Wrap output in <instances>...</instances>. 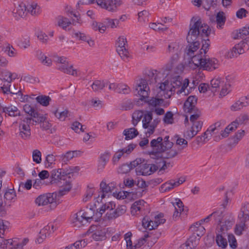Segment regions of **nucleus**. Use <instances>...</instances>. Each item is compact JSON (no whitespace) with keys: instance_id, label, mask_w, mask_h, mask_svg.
Wrapping results in <instances>:
<instances>
[{"instance_id":"nucleus-1","label":"nucleus","mask_w":249,"mask_h":249,"mask_svg":"<svg viewBox=\"0 0 249 249\" xmlns=\"http://www.w3.org/2000/svg\"><path fill=\"white\" fill-rule=\"evenodd\" d=\"M210 33V27L201 18H192L187 36L189 44L185 52L190 59V65H194V68L200 67L212 71L218 69L220 66L217 59L206 55L211 45L210 40L208 37Z\"/></svg>"},{"instance_id":"nucleus-2","label":"nucleus","mask_w":249,"mask_h":249,"mask_svg":"<svg viewBox=\"0 0 249 249\" xmlns=\"http://www.w3.org/2000/svg\"><path fill=\"white\" fill-rule=\"evenodd\" d=\"M101 202L102 204L97 209V214L100 217L105 213V218L112 220L123 215L126 212L125 206L121 205L117 207L115 203L112 201L104 202L102 200Z\"/></svg>"},{"instance_id":"nucleus-3","label":"nucleus","mask_w":249,"mask_h":249,"mask_svg":"<svg viewBox=\"0 0 249 249\" xmlns=\"http://www.w3.org/2000/svg\"><path fill=\"white\" fill-rule=\"evenodd\" d=\"M114 232V230L112 228L100 225H93L84 233V236H89L91 240L102 241L106 240Z\"/></svg>"},{"instance_id":"nucleus-4","label":"nucleus","mask_w":249,"mask_h":249,"mask_svg":"<svg viewBox=\"0 0 249 249\" xmlns=\"http://www.w3.org/2000/svg\"><path fill=\"white\" fill-rule=\"evenodd\" d=\"M178 84L179 83L178 81L175 83V77H168L158 84V94L168 100L174 94L176 87Z\"/></svg>"},{"instance_id":"nucleus-5","label":"nucleus","mask_w":249,"mask_h":249,"mask_svg":"<svg viewBox=\"0 0 249 249\" xmlns=\"http://www.w3.org/2000/svg\"><path fill=\"white\" fill-rule=\"evenodd\" d=\"M62 197V189L59 188L57 191H55L52 194L48 193L40 195L36 199V204L38 205H46L48 203L52 205L53 207H55L58 204L61 203V198Z\"/></svg>"},{"instance_id":"nucleus-6","label":"nucleus","mask_w":249,"mask_h":249,"mask_svg":"<svg viewBox=\"0 0 249 249\" xmlns=\"http://www.w3.org/2000/svg\"><path fill=\"white\" fill-rule=\"evenodd\" d=\"M80 170L79 166H67L63 169V195L71 190L73 177L77 175Z\"/></svg>"},{"instance_id":"nucleus-7","label":"nucleus","mask_w":249,"mask_h":249,"mask_svg":"<svg viewBox=\"0 0 249 249\" xmlns=\"http://www.w3.org/2000/svg\"><path fill=\"white\" fill-rule=\"evenodd\" d=\"M182 44L178 41L171 42L168 44L166 53L171 55L168 63L170 65V68L178 63L182 53Z\"/></svg>"},{"instance_id":"nucleus-8","label":"nucleus","mask_w":249,"mask_h":249,"mask_svg":"<svg viewBox=\"0 0 249 249\" xmlns=\"http://www.w3.org/2000/svg\"><path fill=\"white\" fill-rule=\"evenodd\" d=\"M166 165L163 160L155 164H142L136 168L135 172L137 176H148L156 170H164Z\"/></svg>"},{"instance_id":"nucleus-9","label":"nucleus","mask_w":249,"mask_h":249,"mask_svg":"<svg viewBox=\"0 0 249 249\" xmlns=\"http://www.w3.org/2000/svg\"><path fill=\"white\" fill-rule=\"evenodd\" d=\"M169 137L166 136L164 139L160 137L157 139H153L150 142V146L153 151L151 153H162L164 152L166 149L170 148L173 146V142L169 140Z\"/></svg>"},{"instance_id":"nucleus-10","label":"nucleus","mask_w":249,"mask_h":249,"mask_svg":"<svg viewBox=\"0 0 249 249\" xmlns=\"http://www.w3.org/2000/svg\"><path fill=\"white\" fill-rule=\"evenodd\" d=\"M213 216L216 221L219 222V226L220 227V230L224 232L227 231L232 225V222L230 221L225 222V224H224L223 221V213L221 211H216L212 213L211 214L207 216L205 218L201 219L198 223H196V225H200L204 222H208L211 217Z\"/></svg>"},{"instance_id":"nucleus-11","label":"nucleus","mask_w":249,"mask_h":249,"mask_svg":"<svg viewBox=\"0 0 249 249\" xmlns=\"http://www.w3.org/2000/svg\"><path fill=\"white\" fill-rule=\"evenodd\" d=\"M151 83L149 77L140 79L137 81L134 89L138 95L142 97V99H146L149 97L150 93L149 85Z\"/></svg>"},{"instance_id":"nucleus-12","label":"nucleus","mask_w":249,"mask_h":249,"mask_svg":"<svg viewBox=\"0 0 249 249\" xmlns=\"http://www.w3.org/2000/svg\"><path fill=\"white\" fill-rule=\"evenodd\" d=\"M26 113L32 117V121L36 123H40V127L45 130H47L51 127V124L47 121V114H42L37 111V110H24Z\"/></svg>"},{"instance_id":"nucleus-13","label":"nucleus","mask_w":249,"mask_h":249,"mask_svg":"<svg viewBox=\"0 0 249 249\" xmlns=\"http://www.w3.org/2000/svg\"><path fill=\"white\" fill-rule=\"evenodd\" d=\"M100 192L96 197V201H102L107 197H109L111 195H113V192L116 189V186L113 183L107 184L105 181H102L100 183Z\"/></svg>"},{"instance_id":"nucleus-14","label":"nucleus","mask_w":249,"mask_h":249,"mask_svg":"<svg viewBox=\"0 0 249 249\" xmlns=\"http://www.w3.org/2000/svg\"><path fill=\"white\" fill-rule=\"evenodd\" d=\"M126 47V37L124 36H119L116 41V51L122 59L124 60H127L129 56Z\"/></svg>"},{"instance_id":"nucleus-15","label":"nucleus","mask_w":249,"mask_h":249,"mask_svg":"<svg viewBox=\"0 0 249 249\" xmlns=\"http://www.w3.org/2000/svg\"><path fill=\"white\" fill-rule=\"evenodd\" d=\"M32 121L31 116L25 117L19 125V135L23 139H28L31 136L30 124Z\"/></svg>"},{"instance_id":"nucleus-16","label":"nucleus","mask_w":249,"mask_h":249,"mask_svg":"<svg viewBox=\"0 0 249 249\" xmlns=\"http://www.w3.org/2000/svg\"><path fill=\"white\" fill-rule=\"evenodd\" d=\"M146 103L149 107H155L156 109H162L167 107L170 102L169 100L153 97L146 100Z\"/></svg>"},{"instance_id":"nucleus-17","label":"nucleus","mask_w":249,"mask_h":249,"mask_svg":"<svg viewBox=\"0 0 249 249\" xmlns=\"http://www.w3.org/2000/svg\"><path fill=\"white\" fill-rule=\"evenodd\" d=\"M178 82L179 84L176 87V90H177V93L178 95L182 94L183 95H186L190 92L189 90L187 89L189 84V80L187 78L184 79L182 80L181 78L179 76L175 77V83Z\"/></svg>"},{"instance_id":"nucleus-18","label":"nucleus","mask_w":249,"mask_h":249,"mask_svg":"<svg viewBox=\"0 0 249 249\" xmlns=\"http://www.w3.org/2000/svg\"><path fill=\"white\" fill-rule=\"evenodd\" d=\"M249 48V46L245 41H241L236 44L232 49L228 52V56L230 58L236 57L238 55L245 53Z\"/></svg>"},{"instance_id":"nucleus-19","label":"nucleus","mask_w":249,"mask_h":249,"mask_svg":"<svg viewBox=\"0 0 249 249\" xmlns=\"http://www.w3.org/2000/svg\"><path fill=\"white\" fill-rule=\"evenodd\" d=\"M185 181L184 178L181 177L176 180H170L162 184L160 187V191L162 193L169 192L175 187L179 186Z\"/></svg>"},{"instance_id":"nucleus-20","label":"nucleus","mask_w":249,"mask_h":249,"mask_svg":"<svg viewBox=\"0 0 249 249\" xmlns=\"http://www.w3.org/2000/svg\"><path fill=\"white\" fill-rule=\"evenodd\" d=\"M192 125L184 133L186 139H191L195 137L201 130L203 123L201 122H194L191 123Z\"/></svg>"},{"instance_id":"nucleus-21","label":"nucleus","mask_w":249,"mask_h":249,"mask_svg":"<svg viewBox=\"0 0 249 249\" xmlns=\"http://www.w3.org/2000/svg\"><path fill=\"white\" fill-rule=\"evenodd\" d=\"M136 145L134 144H130L127 147L117 151L112 158V162L114 164L118 163L120 159L124 155L129 154L135 148Z\"/></svg>"},{"instance_id":"nucleus-22","label":"nucleus","mask_w":249,"mask_h":249,"mask_svg":"<svg viewBox=\"0 0 249 249\" xmlns=\"http://www.w3.org/2000/svg\"><path fill=\"white\" fill-rule=\"evenodd\" d=\"M27 13L26 5L22 2L16 6L12 11L13 16L17 20L24 18Z\"/></svg>"},{"instance_id":"nucleus-23","label":"nucleus","mask_w":249,"mask_h":249,"mask_svg":"<svg viewBox=\"0 0 249 249\" xmlns=\"http://www.w3.org/2000/svg\"><path fill=\"white\" fill-rule=\"evenodd\" d=\"M147 204L143 200L134 202L131 207V213L133 215H138L142 213Z\"/></svg>"},{"instance_id":"nucleus-24","label":"nucleus","mask_w":249,"mask_h":249,"mask_svg":"<svg viewBox=\"0 0 249 249\" xmlns=\"http://www.w3.org/2000/svg\"><path fill=\"white\" fill-rule=\"evenodd\" d=\"M63 73L77 77L79 76L80 72L74 68L72 64L66 59H63Z\"/></svg>"},{"instance_id":"nucleus-25","label":"nucleus","mask_w":249,"mask_h":249,"mask_svg":"<svg viewBox=\"0 0 249 249\" xmlns=\"http://www.w3.org/2000/svg\"><path fill=\"white\" fill-rule=\"evenodd\" d=\"M36 57L43 65L50 67L53 64L52 59L41 50L36 51Z\"/></svg>"},{"instance_id":"nucleus-26","label":"nucleus","mask_w":249,"mask_h":249,"mask_svg":"<svg viewBox=\"0 0 249 249\" xmlns=\"http://www.w3.org/2000/svg\"><path fill=\"white\" fill-rule=\"evenodd\" d=\"M27 13L33 16H37L41 13V9L39 5L36 1L29 2L26 6Z\"/></svg>"},{"instance_id":"nucleus-27","label":"nucleus","mask_w":249,"mask_h":249,"mask_svg":"<svg viewBox=\"0 0 249 249\" xmlns=\"http://www.w3.org/2000/svg\"><path fill=\"white\" fill-rule=\"evenodd\" d=\"M18 75L16 72H12L7 70H3L0 74V79L3 81L11 83L14 80L18 78Z\"/></svg>"},{"instance_id":"nucleus-28","label":"nucleus","mask_w":249,"mask_h":249,"mask_svg":"<svg viewBox=\"0 0 249 249\" xmlns=\"http://www.w3.org/2000/svg\"><path fill=\"white\" fill-rule=\"evenodd\" d=\"M123 4L122 0H107L106 10L109 12H115Z\"/></svg>"},{"instance_id":"nucleus-29","label":"nucleus","mask_w":249,"mask_h":249,"mask_svg":"<svg viewBox=\"0 0 249 249\" xmlns=\"http://www.w3.org/2000/svg\"><path fill=\"white\" fill-rule=\"evenodd\" d=\"M83 214L88 223H90L91 221L97 222L100 217V216H98L97 211L95 213L92 209H89L85 212H83Z\"/></svg>"},{"instance_id":"nucleus-30","label":"nucleus","mask_w":249,"mask_h":249,"mask_svg":"<svg viewBox=\"0 0 249 249\" xmlns=\"http://www.w3.org/2000/svg\"><path fill=\"white\" fill-rule=\"evenodd\" d=\"M16 199V194L14 189H9L6 191L4 195V206L6 205L10 206L9 202L12 201H15Z\"/></svg>"},{"instance_id":"nucleus-31","label":"nucleus","mask_w":249,"mask_h":249,"mask_svg":"<svg viewBox=\"0 0 249 249\" xmlns=\"http://www.w3.org/2000/svg\"><path fill=\"white\" fill-rule=\"evenodd\" d=\"M249 107V98L243 97L235 101L231 106L233 109H242Z\"/></svg>"},{"instance_id":"nucleus-32","label":"nucleus","mask_w":249,"mask_h":249,"mask_svg":"<svg viewBox=\"0 0 249 249\" xmlns=\"http://www.w3.org/2000/svg\"><path fill=\"white\" fill-rule=\"evenodd\" d=\"M51 226L49 225L45 226L39 232V235L36 239V242L38 244L41 243L46 238L49 236L51 233Z\"/></svg>"},{"instance_id":"nucleus-33","label":"nucleus","mask_w":249,"mask_h":249,"mask_svg":"<svg viewBox=\"0 0 249 249\" xmlns=\"http://www.w3.org/2000/svg\"><path fill=\"white\" fill-rule=\"evenodd\" d=\"M91 27L94 31H97L101 34H104L107 28L106 22H97L93 21L91 24Z\"/></svg>"},{"instance_id":"nucleus-34","label":"nucleus","mask_w":249,"mask_h":249,"mask_svg":"<svg viewBox=\"0 0 249 249\" xmlns=\"http://www.w3.org/2000/svg\"><path fill=\"white\" fill-rule=\"evenodd\" d=\"M239 217L240 221H249V203L247 202L243 204Z\"/></svg>"},{"instance_id":"nucleus-35","label":"nucleus","mask_w":249,"mask_h":249,"mask_svg":"<svg viewBox=\"0 0 249 249\" xmlns=\"http://www.w3.org/2000/svg\"><path fill=\"white\" fill-rule=\"evenodd\" d=\"M83 211H80L74 214L73 224L75 227H80L88 222L83 215Z\"/></svg>"},{"instance_id":"nucleus-36","label":"nucleus","mask_w":249,"mask_h":249,"mask_svg":"<svg viewBox=\"0 0 249 249\" xmlns=\"http://www.w3.org/2000/svg\"><path fill=\"white\" fill-rule=\"evenodd\" d=\"M64 15L68 16V17H74L76 18L77 23L80 24L82 23L80 16L76 15L70 5L66 4L65 6Z\"/></svg>"},{"instance_id":"nucleus-37","label":"nucleus","mask_w":249,"mask_h":249,"mask_svg":"<svg viewBox=\"0 0 249 249\" xmlns=\"http://www.w3.org/2000/svg\"><path fill=\"white\" fill-rule=\"evenodd\" d=\"M61 169H54L51 172L50 183L51 184H57L60 182L62 179Z\"/></svg>"},{"instance_id":"nucleus-38","label":"nucleus","mask_w":249,"mask_h":249,"mask_svg":"<svg viewBox=\"0 0 249 249\" xmlns=\"http://www.w3.org/2000/svg\"><path fill=\"white\" fill-rule=\"evenodd\" d=\"M88 242V240L87 239L78 240L73 244L66 247L65 249H81L87 245Z\"/></svg>"},{"instance_id":"nucleus-39","label":"nucleus","mask_w":249,"mask_h":249,"mask_svg":"<svg viewBox=\"0 0 249 249\" xmlns=\"http://www.w3.org/2000/svg\"><path fill=\"white\" fill-rule=\"evenodd\" d=\"M36 102L43 107H47L52 101L51 97L45 95H40L36 98Z\"/></svg>"},{"instance_id":"nucleus-40","label":"nucleus","mask_w":249,"mask_h":249,"mask_svg":"<svg viewBox=\"0 0 249 249\" xmlns=\"http://www.w3.org/2000/svg\"><path fill=\"white\" fill-rule=\"evenodd\" d=\"M226 82L224 85L222 87V89L219 93V97L223 98L227 95L231 91V83L230 82V77L227 76L226 77Z\"/></svg>"},{"instance_id":"nucleus-41","label":"nucleus","mask_w":249,"mask_h":249,"mask_svg":"<svg viewBox=\"0 0 249 249\" xmlns=\"http://www.w3.org/2000/svg\"><path fill=\"white\" fill-rule=\"evenodd\" d=\"M80 151H69L63 155V162L67 163L73 158L79 156L81 154Z\"/></svg>"},{"instance_id":"nucleus-42","label":"nucleus","mask_w":249,"mask_h":249,"mask_svg":"<svg viewBox=\"0 0 249 249\" xmlns=\"http://www.w3.org/2000/svg\"><path fill=\"white\" fill-rule=\"evenodd\" d=\"M154 223L152 227H150V230H153L158 227L161 224H163L165 222V219L163 218V214L160 213L158 214L153 215Z\"/></svg>"},{"instance_id":"nucleus-43","label":"nucleus","mask_w":249,"mask_h":249,"mask_svg":"<svg viewBox=\"0 0 249 249\" xmlns=\"http://www.w3.org/2000/svg\"><path fill=\"white\" fill-rule=\"evenodd\" d=\"M149 27L153 30L159 32H163L168 29V28L166 26L160 22L150 23Z\"/></svg>"},{"instance_id":"nucleus-44","label":"nucleus","mask_w":249,"mask_h":249,"mask_svg":"<svg viewBox=\"0 0 249 249\" xmlns=\"http://www.w3.org/2000/svg\"><path fill=\"white\" fill-rule=\"evenodd\" d=\"M200 235L197 234V235H193L187 241L186 245L187 247H189L191 249H195L198 245Z\"/></svg>"},{"instance_id":"nucleus-45","label":"nucleus","mask_w":249,"mask_h":249,"mask_svg":"<svg viewBox=\"0 0 249 249\" xmlns=\"http://www.w3.org/2000/svg\"><path fill=\"white\" fill-rule=\"evenodd\" d=\"M123 134L125 136V140H130L136 137L138 135V132L135 128H130L125 129Z\"/></svg>"},{"instance_id":"nucleus-46","label":"nucleus","mask_w":249,"mask_h":249,"mask_svg":"<svg viewBox=\"0 0 249 249\" xmlns=\"http://www.w3.org/2000/svg\"><path fill=\"white\" fill-rule=\"evenodd\" d=\"M197 103V98L196 96H190L184 104V107L186 109H193Z\"/></svg>"},{"instance_id":"nucleus-47","label":"nucleus","mask_w":249,"mask_h":249,"mask_svg":"<svg viewBox=\"0 0 249 249\" xmlns=\"http://www.w3.org/2000/svg\"><path fill=\"white\" fill-rule=\"evenodd\" d=\"M1 239L2 241L0 245V249H14V245L16 244V241H13L11 239L8 240Z\"/></svg>"},{"instance_id":"nucleus-48","label":"nucleus","mask_w":249,"mask_h":249,"mask_svg":"<svg viewBox=\"0 0 249 249\" xmlns=\"http://www.w3.org/2000/svg\"><path fill=\"white\" fill-rule=\"evenodd\" d=\"M107 85L106 83L104 81L95 80L91 85V89L95 92L99 91Z\"/></svg>"},{"instance_id":"nucleus-49","label":"nucleus","mask_w":249,"mask_h":249,"mask_svg":"<svg viewBox=\"0 0 249 249\" xmlns=\"http://www.w3.org/2000/svg\"><path fill=\"white\" fill-rule=\"evenodd\" d=\"M89 107L94 108H104L105 107L104 103L97 98H93L89 101Z\"/></svg>"},{"instance_id":"nucleus-50","label":"nucleus","mask_w":249,"mask_h":249,"mask_svg":"<svg viewBox=\"0 0 249 249\" xmlns=\"http://www.w3.org/2000/svg\"><path fill=\"white\" fill-rule=\"evenodd\" d=\"M131 91V89L126 84L123 83H118V89L117 92L123 94H129Z\"/></svg>"},{"instance_id":"nucleus-51","label":"nucleus","mask_w":249,"mask_h":249,"mask_svg":"<svg viewBox=\"0 0 249 249\" xmlns=\"http://www.w3.org/2000/svg\"><path fill=\"white\" fill-rule=\"evenodd\" d=\"M226 18L224 13L220 12L216 15L217 27L221 29L225 22Z\"/></svg>"},{"instance_id":"nucleus-52","label":"nucleus","mask_w":249,"mask_h":249,"mask_svg":"<svg viewBox=\"0 0 249 249\" xmlns=\"http://www.w3.org/2000/svg\"><path fill=\"white\" fill-rule=\"evenodd\" d=\"M149 16V12L147 10H144L141 11L138 14V20L141 23H145L148 20Z\"/></svg>"},{"instance_id":"nucleus-53","label":"nucleus","mask_w":249,"mask_h":249,"mask_svg":"<svg viewBox=\"0 0 249 249\" xmlns=\"http://www.w3.org/2000/svg\"><path fill=\"white\" fill-rule=\"evenodd\" d=\"M74 17H68V16H63V29L69 27L71 25H74L76 22V19H74Z\"/></svg>"},{"instance_id":"nucleus-54","label":"nucleus","mask_w":249,"mask_h":249,"mask_svg":"<svg viewBox=\"0 0 249 249\" xmlns=\"http://www.w3.org/2000/svg\"><path fill=\"white\" fill-rule=\"evenodd\" d=\"M143 112L141 110H136L132 114V124L136 125L141 120L143 116Z\"/></svg>"},{"instance_id":"nucleus-55","label":"nucleus","mask_w":249,"mask_h":249,"mask_svg":"<svg viewBox=\"0 0 249 249\" xmlns=\"http://www.w3.org/2000/svg\"><path fill=\"white\" fill-rule=\"evenodd\" d=\"M71 129L77 133L83 132L86 129V127L77 121L73 122L71 126Z\"/></svg>"},{"instance_id":"nucleus-56","label":"nucleus","mask_w":249,"mask_h":249,"mask_svg":"<svg viewBox=\"0 0 249 249\" xmlns=\"http://www.w3.org/2000/svg\"><path fill=\"white\" fill-rule=\"evenodd\" d=\"M36 36L38 39L43 44H47L49 41L48 36L41 30H38L36 33Z\"/></svg>"},{"instance_id":"nucleus-57","label":"nucleus","mask_w":249,"mask_h":249,"mask_svg":"<svg viewBox=\"0 0 249 249\" xmlns=\"http://www.w3.org/2000/svg\"><path fill=\"white\" fill-rule=\"evenodd\" d=\"M2 50L9 57H14L16 55L15 49L10 44H6L2 48Z\"/></svg>"},{"instance_id":"nucleus-58","label":"nucleus","mask_w":249,"mask_h":249,"mask_svg":"<svg viewBox=\"0 0 249 249\" xmlns=\"http://www.w3.org/2000/svg\"><path fill=\"white\" fill-rule=\"evenodd\" d=\"M247 221H240V222L236 225L235 232L237 235H240L243 231H245L247 227L245 223Z\"/></svg>"},{"instance_id":"nucleus-59","label":"nucleus","mask_w":249,"mask_h":249,"mask_svg":"<svg viewBox=\"0 0 249 249\" xmlns=\"http://www.w3.org/2000/svg\"><path fill=\"white\" fill-rule=\"evenodd\" d=\"M224 83L223 79L219 77H215L211 80L210 84L213 88H218Z\"/></svg>"},{"instance_id":"nucleus-60","label":"nucleus","mask_w":249,"mask_h":249,"mask_svg":"<svg viewBox=\"0 0 249 249\" xmlns=\"http://www.w3.org/2000/svg\"><path fill=\"white\" fill-rule=\"evenodd\" d=\"M55 160V157L53 154L48 155L44 161V165L46 168L51 167L52 165L54 163Z\"/></svg>"},{"instance_id":"nucleus-61","label":"nucleus","mask_w":249,"mask_h":249,"mask_svg":"<svg viewBox=\"0 0 249 249\" xmlns=\"http://www.w3.org/2000/svg\"><path fill=\"white\" fill-rule=\"evenodd\" d=\"M120 107L123 108H130L135 107V106H134L133 100L130 99H124L122 101Z\"/></svg>"},{"instance_id":"nucleus-62","label":"nucleus","mask_w":249,"mask_h":249,"mask_svg":"<svg viewBox=\"0 0 249 249\" xmlns=\"http://www.w3.org/2000/svg\"><path fill=\"white\" fill-rule=\"evenodd\" d=\"M216 242L217 245L222 248H225L228 245L227 241L221 235L218 234L216 236Z\"/></svg>"},{"instance_id":"nucleus-63","label":"nucleus","mask_w":249,"mask_h":249,"mask_svg":"<svg viewBox=\"0 0 249 249\" xmlns=\"http://www.w3.org/2000/svg\"><path fill=\"white\" fill-rule=\"evenodd\" d=\"M211 136L209 134V131H206L201 136L196 137V141L198 143H205L210 140Z\"/></svg>"},{"instance_id":"nucleus-64","label":"nucleus","mask_w":249,"mask_h":249,"mask_svg":"<svg viewBox=\"0 0 249 249\" xmlns=\"http://www.w3.org/2000/svg\"><path fill=\"white\" fill-rule=\"evenodd\" d=\"M132 234L131 232H127L124 235V239L126 242L127 249H135V245H133L131 240Z\"/></svg>"}]
</instances>
